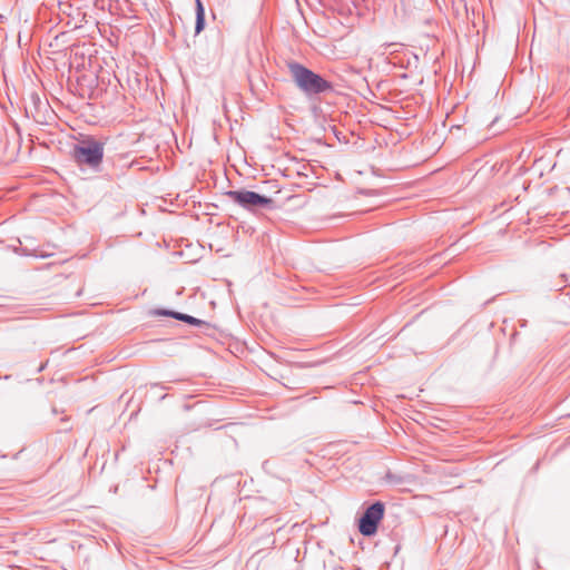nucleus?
Masks as SVG:
<instances>
[{
	"label": "nucleus",
	"mask_w": 570,
	"mask_h": 570,
	"mask_svg": "<svg viewBox=\"0 0 570 570\" xmlns=\"http://www.w3.org/2000/svg\"><path fill=\"white\" fill-rule=\"evenodd\" d=\"M195 35H199L205 29V7L202 0H195Z\"/></svg>",
	"instance_id": "6"
},
{
	"label": "nucleus",
	"mask_w": 570,
	"mask_h": 570,
	"mask_svg": "<svg viewBox=\"0 0 570 570\" xmlns=\"http://www.w3.org/2000/svg\"><path fill=\"white\" fill-rule=\"evenodd\" d=\"M385 512V504L382 501L371 503L357 521V529L364 537H373L377 532L380 522Z\"/></svg>",
	"instance_id": "4"
},
{
	"label": "nucleus",
	"mask_w": 570,
	"mask_h": 570,
	"mask_svg": "<svg viewBox=\"0 0 570 570\" xmlns=\"http://www.w3.org/2000/svg\"><path fill=\"white\" fill-rule=\"evenodd\" d=\"M287 68L295 86L306 97H317L334 91L333 82L297 61L287 62Z\"/></svg>",
	"instance_id": "1"
},
{
	"label": "nucleus",
	"mask_w": 570,
	"mask_h": 570,
	"mask_svg": "<svg viewBox=\"0 0 570 570\" xmlns=\"http://www.w3.org/2000/svg\"><path fill=\"white\" fill-rule=\"evenodd\" d=\"M150 315L153 316H166V317H173L175 320H178V321H181L184 323H187L189 325H193V326H200L202 324H204L205 322L199 320V318H196L191 315H188V314H185V313H180V312H176V311H173V309H167V308H155V309H151L149 312Z\"/></svg>",
	"instance_id": "5"
},
{
	"label": "nucleus",
	"mask_w": 570,
	"mask_h": 570,
	"mask_svg": "<svg viewBox=\"0 0 570 570\" xmlns=\"http://www.w3.org/2000/svg\"><path fill=\"white\" fill-rule=\"evenodd\" d=\"M47 364L48 362L42 363L38 368V373L42 372L46 368Z\"/></svg>",
	"instance_id": "7"
},
{
	"label": "nucleus",
	"mask_w": 570,
	"mask_h": 570,
	"mask_svg": "<svg viewBox=\"0 0 570 570\" xmlns=\"http://www.w3.org/2000/svg\"><path fill=\"white\" fill-rule=\"evenodd\" d=\"M226 196L235 204L252 212L275 207V202L271 197L247 189L229 190Z\"/></svg>",
	"instance_id": "3"
},
{
	"label": "nucleus",
	"mask_w": 570,
	"mask_h": 570,
	"mask_svg": "<svg viewBox=\"0 0 570 570\" xmlns=\"http://www.w3.org/2000/svg\"><path fill=\"white\" fill-rule=\"evenodd\" d=\"M105 141L88 136L73 145L72 159L78 166L98 170L104 159Z\"/></svg>",
	"instance_id": "2"
}]
</instances>
